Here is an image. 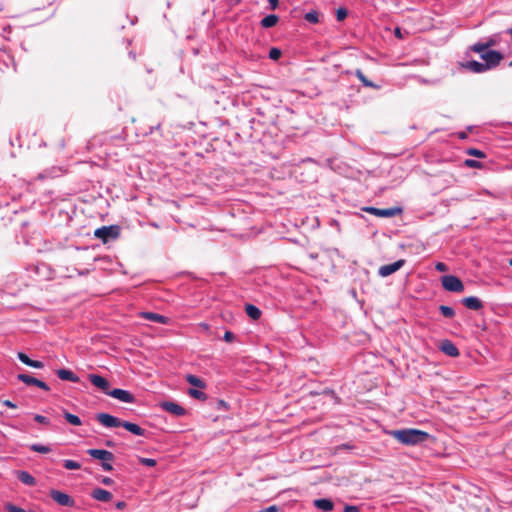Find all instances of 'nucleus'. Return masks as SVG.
I'll return each mask as SVG.
<instances>
[{"instance_id": "1", "label": "nucleus", "mask_w": 512, "mask_h": 512, "mask_svg": "<svg viewBox=\"0 0 512 512\" xmlns=\"http://www.w3.org/2000/svg\"><path fill=\"white\" fill-rule=\"evenodd\" d=\"M390 435L404 445H417L425 442L429 438V434L418 429H400L393 430Z\"/></svg>"}, {"instance_id": "2", "label": "nucleus", "mask_w": 512, "mask_h": 512, "mask_svg": "<svg viewBox=\"0 0 512 512\" xmlns=\"http://www.w3.org/2000/svg\"><path fill=\"white\" fill-rule=\"evenodd\" d=\"M120 235V227L118 225L102 226L95 230L94 236L103 243L115 240Z\"/></svg>"}, {"instance_id": "3", "label": "nucleus", "mask_w": 512, "mask_h": 512, "mask_svg": "<svg viewBox=\"0 0 512 512\" xmlns=\"http://www.w3.org/2000/svg\"><path fill=\"white\" fill-rule=\"evenodd\" d=\"M480 55V58L484 61L483 63L491 70L496 68L501 60L503 59V54L496 50L487 49L484 52H477Z\"/></svg>"}, {"instance_id": "4", "label": "nucleus", "mask_w": 512, "mask_h": 512, "mask_svg": "<svg viewBox=\"0 0 512 512\" xmlns=\"http://www.w3.org/2000/svg\"><path fill=\"white\" fill-rule=\"evenodd\" d=\"M442 286L449 292H462L464 290L463 282L454 275H445L441 278Z\"/></svg>"}, {"instance_id": "5", "label": "nucleus", "mask_w": 512, "mask_h": 512, "mask_svg": "<svg viewBox=\"0 0 512 512\" xmlns=\"http://www.w3.org/2000/svg\"><path fill=\"white\" fill-rule=\"evenodd\" d=\"M500 42L499 34H494L488 37L485 41H479L469 47L473 52H484V50L497 46Z\"/></svg>"}, {"instance_id": "6", "label": "nucleus", "mask_w": 512, "mask_h": 512, "mask_svg": "<svg viewBox=\"0 0 512 512\" xmlns=\"http://www.w3.org/2000/svg\"><path fill=\"white\" fill-rule=\"evenodd\" d=\"M363 211L368 212L377 217L390 218L402 213V209L400 207H392L387 209H379L372 206H367L363 208Z\"/></svg>"}, {"instance_id": "7", "label": "nucleus", "mask_w": 512, "mask_h": 512, "mask_svg": "<svg viewBox=\"0 0 512 512\" xmlns=\"http://www.w3.org/2000/svg\"><path fill=\"white\" fill-rule=\"evenodd\" d=\"M96 420L106 428L121 427L123 420L108 413L96 414Z\"/></svg>"}, {"instance_id": "8", "label": "nucleus", "mask_w": 512, "mask_h": 512, "mask_svg": "<svg viewBox=\"0 0 512 512\" xmlns=\"http://www.w3.org/2000/svg\"><path fill=\"white\" fill-rule=\"evenodd\" d=\"M17 379L28 386H36L44 391H49L50 387L42 380H39L28 374H18Z\"/></svg>"}, {"instance_id": "9", "label": "nucleus", "mask_w": 512, "mask_h": 512, "mask_svg": "<svg viewBox=\"0 0 512 512\" xmlns=\"http://www.w3.org/2000/svg\"><path fill=\"white\" fill-rule=\"evenodd\" d=\"M50 497L61 506L73 507L75 504L74 500L68 494L59 490H51Z\"/></svg>"}, {"instance_id": "10", "label": "nucleus", "mask_w": 512, "mask_h": 512, "mask_svg": "<svg viewBox=\"0 0 512 512\" xmlns=\"http://www.w3.org/2000/svg\"><path fill=\"white\" fill-rule=\"evenodd\" d=\"M108 395L124 403H134L135 396L127 390L115 388L108 392Z\"/></svg>"}, {"instance_id": "11", "label": "nucleus", "mask_w": 512, "mask_h": 512, "mask_svg": "<svg viewBox=\"0 0 512 512\" xmlns=\"http://www.w3.org/2000/svg\"><path fill=\"white\" fill-rule=\"evenodd\" d=\"M404 264H405V260L400 259V260L395 261L394 263L383 265L379 268L378 274L381 277H387V276L395 273L396 271H398L400 268H402L404 266Z\"/></svg>"}, {"instance_id": "12", "label": "nucleus", "mask_w": 512, "mask_h": 512, "mask_svg": "<svg viewBox=\"0 0 512 512\" xmlns=\"http://www.w3.org/2000/svg\"><path fill=\"white\" fill-rule=\"evenodd\" d=\"M88 379L95 387L108 395V392H110V384L107 379L98 374H89Z\"/></svg>"}, {"instance_id": "13", "label": "nucleus", "mask_w": 512, "mask_h": 512, "mask_svg": "<svg viewBox=\"0 0 512 512\" xmlns=\"http://www.w3.org/2000/svg\"><path fill=\"white\" fill-rule=\"evenodd\" d=\"M160 407L175 416H184L186 414V410L181 405L172 401L161 402Z\"/></svg>"}, {"instance_id": "14", "label": "nucleus", "mask_w": 512, "mask_h": 512, "mask_svg": "<svg viewBox=\"0 0 512 512\" xmlns=\"http://www.w3.org/2000/svg\"><path fill=\"white\" fill-rule=\"evenodd\" d=\"M87 453L94 459L104 461H113L114 460V454L108 450L103 449H89L87 450Z\"/></svg>"}, {"instance_id": "15", "label": "nucleus", "mask_w": 512, "mask_h": 512, "mask_svg": "<svg viewBox=\"0 0 512 512\" xmlns=\"http://www.w3.org/2000/svg\"><path fill=\"white\" fill-rule=\"evenodd\" d=\"M140 316L143 319H146V320H149L152 322H156V323H160V324H164V325H168L170 323V318H168L164 315L158 314V313H154V312H141Z\"/></svg>"}, {"instance_id": "16", "label": "nucleus", "mask_w": 512, "mask_h": 512, "mask_svg": "<svg viewBox=\"0 0 512 512\" xmlns=\"http://www.w3.org/2000/svg\"><path fill=\"white\" fill-rule=\"evenodd\" d=\"M56 375L58 376L59 379L63 381H70L73 383H78L80 381V378L69 369H58L56 370Z\"/></svg>"}, {"instance_id": "17", "label": "nucleus", "mask_w": 512, "mask_h": 512, "mask_svg": "<svg viewBox=\"0 0 512 512\" xmlns=\"http://www.w3.org/2000/svg\"><path fill=\"white\" fill-rule=\"evenodd\" d=\"M463 305L470 310H480L483 308L482 301L476 296H469L462 299Z\"/></svg>"}, {"instance_id": "18", "label": "nucleus", "mask_w": 512, "mask_h": 512, "mask_svg": "<svg viewBox=\"0 0 512 512\" xmlns=\"http://www.w3.org/2000/svg\"><path fill=\"white\" fill-rule=\"evenodd\" d=\"M440 350L448 356L457 357L459 350L456 345L450 340H444L441 342Z\"/></svg>"}, {"instance_id": "19", "label": "nucleus", "mask_w": 512, "mask_h": 512, "mask_svg": "<svg viewBox=\"0 0 512 512\" xmlns=\"http://www.w3.org/2000/svg\"><path fill=\"white\" fill-rule=\"evenodd\" d=\"M121 427L125 428L127 431L131 432L136 436H145L147 433L146 430L140 427L138 424L125 420H123Z\"/></svg>"}, {"instance_id": "20", "label": "nucleus", "mask_w": 512, "mask_h": 512, "mask_svg": "<svg viewBox=\"0 0 512 512\" xmlns=\"http://www.w3.org/2000/svg\"><path fill=\"white\" fill-rule=\"evenodd\" d=\"M464 67L473 73H484L488 71V68L483 62H478L476 60L467 61L464 64Z\"/></svg>"}, {"instance_id": "21", "label": "nucleus", "mask_w": 512, "mask_h": 512, "mask_svg": "<svg viewBox=\"0 0 512 512\" xmlns=\"http://www.w3.org/2000/svg\"><path fill=\"white\" fill-rule=\"evenodd\" d=\"M91 496L95 499V500H98V501H101V502H109L111 499H112V493L105 490V489H102V488H95L92 493H91Z\"/></svg>"}, {"instance_id": "22", "label": "nucleus", "mask_w": 512, "mask_h": 512, "mask_svg": "<svg viewBox=\"0 0 512 512\" xmlns=\"http://www.w3.org/2000/svg\"><path fill=\"white\" fill-rule=\"evenodd\" d=\"M355 76L358 78V80L362 83L363 86L373 88V89H380L381 86L375 84L374 82L370 81L362 72L360 69H356Z\"/></svg>"}, {"instance_id": "23", "label": "nucleus", "mask_w": 512, "mask_h": 512, "mask_svg": "<svg viewBox=\"0 0 512 512\" xmlns=\"http://www.w3.org/2000/svg\"><path fill=\"white\" fill-rule=\"evenodd\" d=\"M313 505L323 511H331L334 508V503L327 498L316 499L314 500Z\"/></svg>"}, {"instance_id": "24", "label": "nucleus", "mask_w": 512, "mask_h": 512, "mask_svg": "<svg viewBox=\"0 0 512 512\" xmlns=\"http://www.w3.org/2000/svg\"><path fill=\"white\" fill-rule=\"evenodd\" d=\"M279 21V17L275 14H270V15H267L265 16L260 24H261V27L263 28H271V27H274Z\"/></svg>"}, {"instance_id": "25", "label": "nucleus", "mask_w": 512, "mask_h": 512, "mask_svg": "<svg viewBox=\"0 0 512 512\" xmlns=\"http://www.w3.org/2000/svg\"><path fill=\"white\" fill-rule=\"evenodd\" d=\"M18 479L25 485L34 486L36 484L35 478L27 471H20Z\"/></svg>"}, {"instance_id": "26", "label": "nucleus", "mask_w": 512, "mask_h": 512, "mask_svg": "<svg viewBox=\"0 0 512 512\" xmlns=\"http://www.w3.org/2000/svg\"><path fill=\"white\" fill-rule=\"evenodd\" d=\"M186 381L194 386V387H197V388H200V389H204L206 387V383L200 379L199 377L193 375V374H188L186 375Z\"/></svg>"}, {"instance_id": "27", "label": "nucleus", "mask_w": 512, "mask_h": 512, "mask_svg": "<svg viewBox=\"0 0 512 512\" xmlns=\"http://www.w3.org/2000/svg\"><path fill=\"white\" fill-rule=\"evenodd\" d=\"M245 311L247 315L253 320H258L261 316L260 309L253 304H246Z\"/></svg>"}, {"instance_id": "28", "label": "nucleus", "mask_w": 512, "mask_h": 512, "mask_svg": "<svg viewBox=\"0 0 512 512\" xmlns=\"http://www.w3.org/2000/svg\"><path fill=\"white\" fill-rule=\"evenodd\" d=\"M63 417L65 418V420L73 425V426H80L82 425V421L81 419L79 418V416L77 415H74L66 410L63 411Z\"/></svg>"}, {"instance_id": "29", "label": "nucleus", "mask_w": 512, "mask_h": 512, "mask_svg": "<svg viewBox=\"0 0 512 512\" xmlns=\"http://www.w3.org/2000/svg\"><path fill=\"white\" fill-rule=\"evenodd\" d=\"M29 449L31 451H34V452H37V453H42V454H46V453H49L51 451V448L49 446L42 445V444H39V443L31 444L29 446Z\"/></svg>"}, {"instance_id": "30", "label": "nucleus", "mask_w": 512, "mask_h": 512, "mask_svg": "<svg viewBox=\"0 0 512 512\" xmlns=\"http://www.w3.org/2000/svg\"><path fill=\"white\" fill-rule=\"evenodd\" d=\"M439 311L446 318H453L455 316L454 309L446 305H440Z\"/></svg>"}, {"instance_id": "31", "label": "nucleus", "mask_w": 512, "mask_h": 512, "mask_svg": "<svg viewBox=\"0 0 512 512\" xmlns=\"http://www.w3.org/2000/svg\"><path fill=\"white\" fill-rule=\"evenodd\" d=\"M188 394L191 397L198 399V400L205 401L207 399V395L198 389L191 388V389H189Z\"/></svg>"}, {"instance_id": "32", "label": "nucleus", "mask_w": 512, "mask_h": 512, "mask_svg": "<svg viewBox=\"0 0 512 512\" xmlns=\"http://www.w3.org/2000/svg\"><path fill=\"white\" fill-rule=\"evenodd\" d=\"M63 466L67 470H77L81 468V464L79 462L70 459L64 460Z\"/></svg>"}, {"instance_id": "33", "label": "nucleus", "mask_w": 512, "mask_h": 512, "mask_svg": "<svg viewBox=\"0 0 512 512\" xmlns=\"http://www.w3.org/2000/svg\"><path fill=\"white\" fill-rule=\"evenodd\" d=\"M304 19L312 24H317L319 22V15L317 11H310L305 14Z\"/></svg>"}, {"instance_id": "34", "label": "nucleus", "mask_w": 512, "mask_h": 512, "mask_svg": "<svg viewBox=\"0 0 512 512\" xmlns=\"http://www.w3.org/2000/svg\"><path fill=\"white\" fill-rule=\"evenodd\" d=\"M282 55V51L279 48L272 47L269 51V58L277 61Z\"/></svg>"}, {"instance_id": "35", "label": "nucleus", "mask_w": 512, "mask_h": 512, "mask_svg": "<svg viewBox=\"0 0 512 512\" xmlns=\"http://www.w3.org/2000/svg\"><path fill=\"white\" fill-rule=\"evenodd\" d=\"M34 420L44 426H50L51 422H50V419L43 416V415H40V414H35L34 415Z\"/></svg>"}, {"instance_id": "36", "label": "nucleus", "mask_w": 512, "mask_h": 512, "mask_svg": "<svg viewBox=\"0 0 512 512\" xmlns=\"http://www.w3.org/2000/svg\"><path fill=\"white\" fill-rule=\"evenodd\" d=\"M5 509L7 512H34L32 510H25L21 507L14 505V504H7L5 506Z\"/></svg>"}, {"instance_id": "37", "label": "nucleus", "mask_w": 512, "mask_h": 512, "mask_svg": "<svg viewBox=\"0 0 512 512\" xmlns=\"http://www.w3.org/2000/svg\"><path fill=\"white\" fill-rule=\"evenodd\" d=\"M139 462L142 464V465H145V466H148V467H154L157 462L155 459H152V458H144V457H139Z\"/></svg>"}, {"instance_id": "38", "label": "nucleus", "mask_w": 512, "mask_h": 512, "mask_svg": "<svg viewBox=\"0 0 512 512\" xmlns=\"http://www.w3.org/2000/svg\"><path fill=\"white\" fill-rule=\"evenodd\" d=\"M467 154L475 156L477 158H484L485 157V153L483 151H481V150L476 149V148L468 149L467 150Z\"/></svg>"}, {"instance_id": "39", "label": "nucleus", "mask_w": 512, "mask_h": 512, "mask_svg": "<svg viewBox=\"0 0 512 512\" xmlns=\"http://www.w3.org/2000/svg\"><path fill=\"white\" fill-rule=\"evenodd\" d=\"M18 359L25 365L29 366L32 362V359L29 358V356L23 352H19L17 354Z\"/></svg>"}, {"instance_id": "40", "label": "nucleus", "mask_w": 512, "mask_h": 512, "mask_svg": "<svg viewBox=\"0 0 512 512\" xmlns=\"http://www.w3.org/2000/svg\"><path fill=\"white\" fill-rule=\"evenodd\" d=\"M348 15V11L346 8H339L336 12V18L338 21H343Z\"/></svg>"}, {"instance_id": "41", "label": "nucleus", "mask_w": 512, "mask_h": 512, "mask_svg": "<svg viewBox=\"0 0 512 512\" xmlns=\"http://www.w3.org/2000/svg\"><path fill=\"white\" fill-rule=\"evenodd\" d=\"M465 165L471 168H479L481 166V163L476 160L467 159L465 160Z\"/></svg>"}, {"instance_id": "42", "label": "nucleus", "mask_w": 512, "mask_h": 512, "mask_svg": "<svg viewBox=\"0 0 512 512\" xmlns=\"http://www.w3.org/2000/svg\"><path fill=\"white\" fill-rule=\"evenodd\" d=\"M235 338V335L231 331H226L223 336V340L226 342H232Z\"/></svg>"}, {"instance_id": "43", "label": "nucleus", "mask_w": 512, "mask_h": 512, "mask_svg": "<svg viewBox=\"0 0 512 512\" xmlns=\"http://www.w3.org/2000/svg\"><path fill=\"white\" fill-rule=\"evenodd\" d=\"M29 366L36 369H42L44 367V363L42 361L32 360Z\"/></svg>"}, {"instance_id": "44", "label": "nucleus", "mask_w": 512, "mask_h": 512, "mask_svg": "<svg viewBox=\"0 0 512 512\" xmlns=\"http://www.w3.org/2000/svg\"><path fill=\"white\" fill-rule=\"evenodd\" d=\"M343 512H360V510L357 506L345 505Z\"/></svg>"}, {"instance_id": "45", "label": "nucleus", "mask_w": 512, "mask_h": 512, "mask_svg": "<svg viewBox=\"0 0 512 512\" xmlns=\"http://www.w3.org/2000/svg\"><path fill=\"white\" fill-rule=\"evenodd\" d=\"M111 461H104L101 463V467L104 471H111L113 469V466L112 464L110 463Z\"/></svg>"}, {"instance_id": "46", "label": "nucleus", "mask_w": 512, "mask_h": 512, "mask_svg": "<svg viewBox=\"0 0 512 512\" xmlns=\"http://www.w3.org/2000/svg\"><path fill=\"white\" fill-rule=\"evenodd\" d=\"M435 268L437 271L439 272H445L447 271V266L446 264L442 263V262H438L436 265H435Z\"/></svg>"}, {"instance_id": "47", "label": "nucleus", "mask_w": 512, "mask_h": 512, "mask_svg": "<svg viewBox=\"0 0 512 512\" xmlns=\"http://www.w3.org/2000/svg\"><path fill=\"white\" fill-rule=\"evenodd\" d=\"M1 402L6 407H9V408H12V409L17 408V405L14 402L10 401V400H2Z\"/></svg>"}, {"instance_id": "48", "label": "nucleus", "mask_w": 512, "mask_h": 512, "mask_svg": "<svg viewBox=\"0 0 512 512\" xmlns=\"http://www.w3.org/2000/svg\"><path fill=\"white\" fill-rule=\"evenodd\" d=\"M217 409L227 410L228 409V404L224 400H219L217 402Z\"/></svg>"}, {"instance_id": "49", "label": "nucleus", "mask_w": 512, "mask_h": 512, "mask_svg": "<svg viewBox=\"0 0 512 512\" xmlns=\"http://www.w3.org/2000/svg\"><path fill=\"white\" fill-rule=\"evenodd\" d=\"M269 7L271 10H275L279 5V0H268Z\"/></svg>"}, {"instance_id": "50", "label": "nucleus", "mask_w": 512, "mask_h": 512, "mask_svg": "<svg viewBox=\"0 0 512 512\" xmlns=\"http://www.w3.org/2000/svg\"><path fill=\"white\" fill-rule=\"evenodd\" d=\"M102 483H103L104 485H111V484H113V480H112L111 478H109V477H104V478L102 479Z\"/></svg>"}, {"instance_id": "51", "label": "nucleus", "mask_w": 512, "mask_h": 512, "mask_svg": "<svg viewBox=\"0 0 512 512\" xmlns=\"http://www.w3.org/2000/svg\"><path fill=\"white\" fill-rule=\"evenodd\" d=\"M240 3V0H228V5L234 7Z\"/></svg>"}, {"instance_id": "52", "label": "nucleus", "mask_w": 512, "mask_h": 512, "mask_svg": "<svg viewBox=\"0 0 512 512\" xmlns=\"http://www.w3.org/2000/svg\"><path fill=\"white\" fill-rule=\"evenodd\" d=\"M106 446L108 447H113L114 446V442L113 441H106Z\"/></svg>"}, {"instance_id": "53", "label": "nucleus", "mask_w": 512, "mask_h": 512, "mask_svg": "<svg viewBox=\"0 0 512 512\" xmlns=\"http://www.w3.org/2000/svg\"><path fill=\"white\" fill-rule=\"evenodd\" d=\"M466 137H467V136H466V133H465V132H461V133H459V138L464 139V138H466Z\"/></svg>"}, {"instance_id": "54", "label": "nucleus", "mask_w": 512, "mask_h": 512, "mask_svg": "<svg viewBox=\"0 0 512 512\" xmlns=\"http://www.w3.org/2000/svg\"><path fill=\"white\" fill-rule=\"evenodd\" d=\"M124 505H125V504H124V502H119V503L117 504V507H118V508H122Z\"/></svg>"}, {"instance_id": "55", "label": "nucleus", "mask_w": 512, "mask_h": 512, "mask_svg": "<svg viewBox=\"0 0 512 512\" xmlns=\"http://www.w3.org/2000/svg\"><path fill=\"white\" fill-rule=\"evenodd\" d=\"M38 178H39V179H43V178H44V176H43L42 174H39V175H38Z\"/></svg>"}, {"instance_id": "56", "label": "nucleus", "mask_w": 512, "mask_h": 512, "mask_svg": "<svg viewBox=\"0 0 512 512\" xmlns=\"http://www.w3.org/2000/svg\"><path fill=\"white\" fill-rule=\"evenodd\" d=\"M400 34V30L397 28L396 29V35H399Z\"/></svg>"}, {"instance_id": "57", "label": "nucleus", "mask_w": 512, "mask_h": 512, "mask_svg": "<svg viewBox=\"0 0 512 512\" xmlns=\"http://www.w3.org/2000/svg\"><path fill=\"white\" fill-rule=\"evenodd\" d=\"M509 265L512 267V258L509 260Z\"/></svg>"}, {"instance_id": "58", "label": "nucleus", "mask_w": 512, "mask_h": 512, "mask_svg": "<svg viewBox=\"0 0 512 512\" xmlns=\"http://www.w3.org/2000/svg\"><path fill=\"white\" fill-rule=\"evenodd\" d=\"M509 66L512 67V61L510 62Z\"/></svg>"}]
</instances>
